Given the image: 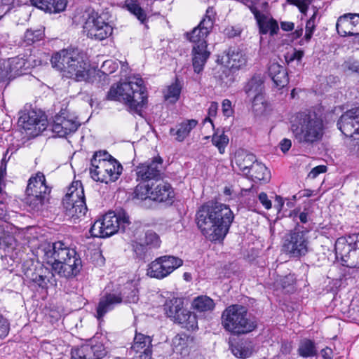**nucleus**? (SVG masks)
Here are the masks:
<instances>
[{"instance_id":"1","label":"nucleus","mask_w":359,"mask_h":359,"mask_svg":"<svg viewBox=\"0 0 359 359\" xmlns=\"http://www.w3.org/2000/svg\"><path fill=\"white\" fill-rule=\"evenodd\" d=\"M233 219L234 214L229 205L213 201L201 205L195 215L200 232L212 243L224 241Z\"/></svg>"},{"instance_id":"2","label":"nucleus","mask_w":359,"mask_h":359,"mask_svg":"<svg viewBox=\"0 0 359 359\" xmlns=\"http://www.w3.org/2000/svg\"><path fill=\"white\" fill-rule=\"evenodd\" d=\"M50 64L62 79L93 83L95 78V69L91 67L78 48L69 47L53 53Z\"/></svg>"},{"instance_id":"3","label":"nucleus","mask_w":359,"mask_h":359,"mask_svg":"<svg viewBox=\"0 0 359 359\" xmlns=\"http://www.w3.org/2000/svg\"><path fill=\"white\" fill-rule=\"evenodd\" d=\"M289 123L294 140L300 144L313 145L320 141L325 133L322 114L311 109L292 114Z\"/></svg>"},{"instance_id":"4","label":"nucleus","mask_w":359,"mask_h":359,"mask_svg":"<svg viewBox=\"0 0 359 359\" xmlns=\"http://www.w3.org/2000/svg\"><path fill=\"white\" fill-rule=\"evenodd\" d=\"M213 13V8L208 7L205 17L199 24L191 32L185 34L186 39L193 43L191 50V61L194 72L201 73L211 53L208 49L207 37L210 34L214 25L215 18L210 16Z\"/></svg>"},{"instance_id":"5","label":"nucleus","mask_w":359,"mask_h":359,"mask_svg":"<svg viewBox=\"0 0 359 359\" xmlns=\"http://www.w3.org/2000/svg\"><path fill=\"white\" fill-rule=\"evenodd\" d=\"M221 324L224 330L232 336L240 337L256 330L258 323L248 309L238 304L228 306L221 315Z\"/></svg>"},{"instance_id":"6","label":"nucleus","mask_w":359,"mask_h":359,"mask_svg":"<svg viewBox=\"0 0 359 359\" xmlns=\"http://www.w3.org/2000/svg\"><path fill=\"white\" fill-rule=\"evenodd\" d=\"M107 97L110 100H123L131 111L140 113L147 104V91L142 79L137 81L117 83L112 85Z\"/></svg>"},{"instance_id":"7","label":"nucleus","mask_w":359,"mask_h":359,"mask_svg":"<svg viewBox=\"0 0 359 359\" xmlns=\"http://www.w3.org/2000/svg\"><path fill=\"white\" fill-rule=\"evenodd\" d=\"M90 175L96 182H114L123 172L121 163L105 150L95 151L90 160Z\"/></svg>"},{"instance_id":"8","label":"nucleus","mask_w":359,"mask_h":359,"mask_svg":"<svg viewBox=\"0 0 359 359\" xmlns=\"http://www.w3.org/2000/svg\"><path fill=\"white\" fill-rule=\"evenodd\" d=\"M175 196L174 189L169 182L164 181L163 177L147 187H135L133 193V199H149L158 203L172 204Z\"/></svg>"},{"instance_id":"9","label":"nucleus","mask_w":359,"mask_h":359,"mask_svg":"<svg viewBox=\"0 0 359 359\" xmlns=\"http://www.w3.org/2000/svg\"><path fill=\"white\" fill-rule=\"evenodd\" d=\"M164 311L167 317L182 329L188 332H196L198 330L197 315L184 306V302L179 298L167 300L164 304Z\"/></svg>"},{"instance_id":"10","label":"nucleus","mask_w":359,"mask_h":359,"mask_svg":"<svg viewBox=\"0 0 359 359\" xmlns=\"http://www.w3.org/2000/svg\"><path fill=\"white\" fill-rule=\"evenodd\" d=\"M334 251L343 266L359 269V233L339 237L335 241Z\"/></svg>"},{"instance_id":"11","label":"nucleus","mask_w":359,"mask_h":359,"mask_svg":"<svg viewBox=\"0 0 359 359\" xmlns=\"http://www.w3.org/2000/svg\"><path fill=\"white\" fill-rule=\"evenodd\" d=\"M309 231L300 229L297 222L294 228L288 231L284 237L282 251L291 259H300L309 252Z\"/></svg>"},{"instance_id":"12","label":"nucleus","mask_w":359,"mask_h":359,"mask_svg":"<svg viewBox=\"0 0 359 359\" xmlns=\"http://www.w3.org/2000/svg\"><path fill=\"white\" fill-rule=\"evenodd\" d=\"M65 215L71 218H80L88 210L84 189L80 180L73 181L62 198Z\"/></svg>"},{"instance_id":"13","label":"nucleus","mask_w":359,"mask_h":359,"mask_svg":"<svg viewBox=\"0 0 359 359\" xmlns=\"http://www.w3.org/2000/svg\"><path fill=\"white\" fill-rule=\"evenodd\" d=\"M53 271L43 264H34L33 262H31L30 264L25 262L22 264L25 281L29 287H33L36 290H47L48 284L56 285Z\"/></svg>"},{"instance_id":"14","label":"nucleus","mask_w":359,"mask_h":359,"mask_svg":"<svg viewBox=\"0 0 359 359\" xmlns=\"http://www.w3.org/2000/svg\"><path fill=\"white\" fill-rule=\"evenodd\" d=\"M163 162L162 158L158 156L137 165L136 181L139 183L136 187H147L162 178Z\"/></svg>"},{"instance_id":"15","label":"nucleus","mask_w":359,"mask_h":359,"mask_svg":"<svg viewBox=\"0 0 359 359\" xmlns=\"http://www.w3.org/2000/svg\"><path fill=\"white\" fill-rule=\"evenodd\" d=\"M183 264V260L172 255H163L149 263L147 275L151 278L161 280L171 274Z\"/></svg>"},{"instance_id":"16","label":"nucleus","mask_w":359,"mask_h":359,"mask_svg":"<svg viewBox=\"0 0 359 359\" xmlns=\"http://www.w3.org/2000/svg\"><path fill=\"white\" fill-rule=\"evenodd\" d=\"M83 28L88 38L96 41L104 40L113 33V27L109 22L95 11L88 15Z\"/></svg>"},{"instance_id":"17","label":"nucleus","mask_w":359,"mask_h":359,"mask_svg":"<svg viewBox=\"0 0 359 359\" xmlns=\"http://www.w3.org/2000/svg\"><path fill=\"white\" fill-rule=\"evenodd\" d=\"M18 125L27 136L36 137L46 129L47 118L41 111L26 110L21 112Z\"/></svg>"},{"instance_id":"18","label":"nucleus","mask_w":359,"mask_h":359,"mask_svg":"<svg viewBox=\"0 0 359 359\" xmlns=\"http://www.w3.org/2000/svg\"><path fill=\"white\" fill-rule=\"evenodd\" d=\"M107 354V348L99 337L94 336L80 346L71 350L70 359H102Z\"/></svg>"},{"instance_id":"19","label":"nucleus","mask_w":359,"mask_h":359,"mask_svg":"<svg viewBox=\"0 0 359 359\" xmlns=\"http://www.w3.org/2000/svg\"><path fill=\"white\" fill-rule=\"evenodd\" d=\"M73 254L75 255L74 249L70 248L63 241H58L45 248L44 259L47 264L52 266V269L55 271V264L62 263Z\"/></svg>"},{"instance_id":"20","label":"nucleus","mask_w":359,"mask_h":359,"mask_svg":"<svg viewBox=\"0 0 359 359\" xmlns=\"http://www.w3.org/2000/svg\"><path fill=\"white\" fill-rule=\"evenodd\" d=\"M101 219L105 236L107 237L115 234L119 230L125 232L131 224L129 216L125 212L116 215L114 212L110 211L104 215Z\"/></svg>"},{"instance_id":"21","label":"nucleus","mask_w":359,"mask_h":359,"mask_svg":"<svg viewBox=\"0 0 359 359\" xmlns=\"http://www.w3.org/2000/svg\"><path fill=\"white\" fill-rule=\"evenodd\" d=\"M356 115L355 108L347 110L339 118L337 127L346 137L357 140L355 144H359V122L356 119Z\"/></svg>"},{"instance_id":"22","label":"nucleus","mask_w":359,"mask_h":359,"mask_svg":"<svg viewBox=\"0 0 359 359\" xmlns=\"http://www.w3.org/2000/svg\"><path fill=\"white\" fill-rule=\"evenodd\" d=\"M248 8L254 15L259 34L266 35L269 34L271 36L278 34L280 28L278 21L275 18H268L267 15L261 13L252 2L250 6H248Z\"/></svg>"},{"instance_id":"23","label":"nucleus","mask_w":359,"mask_h":359,"mask_svg":"<svg viewBox=\"0 0 359 359\" xmlns=\"http://www.w3.org/2000/svg\"><path fill=\"white\" fill-rule=\"evenodd\" d=\"M221 62L231 69L238 71L247 66L248 57L241 48L230 46L223 52Z\"/></svg>"},{"instance_id":"24","label":"nucleus","mask_w":359,"mask_h":359,"mask_svg":"<svg viewBox=\"0 0 359 359\" xmlns=\"http://www.w3.org/2000/svg\"><path fill=\"white\" fill-rule=\"evenodd\" d=\"M80 124L68 117L65 112L60 111L55 116L52 131L59 137H65L76 132Z\"/></svg>"},{"instance_id":"25","label":"nucleus","mask_w":359,"mask_h":359,"mask_svg":"<svg viewBox=\"0 0 359 359\" xmlns=\"http://www.w3.org/2000/svg\"><path fill=\"white\" fill-rule=\"evenodd\" d=\"M81 267V259L75 250V255H71L62 263L55 264V272L62 277L69 278L78 275Z\"/></svg>"},{"instance_id":"26","label":"nucleus","mask_w":359,"mask_h":359,"mask_svg":"<svg viewBox=\"0 0 359 359\" xmlns=\"http://www.w3.org/2000/svg\"><path fill=\"white\" fill-rule=\"evenodd\" d=\"M122 302L123 296L121 292L118 294L106 292L99 300L96 307L95 317L98 320H102L108 312L114 309L116 306Z\"/></svg>"},{"instance_id":"27","label":"nucleus","mask_w":359,"mask_h":359,"mask_svg":"<svg viewBox=\"0 0 359 359\" xmlns=\"http://www.w3.org/2000/svg\"><path fill=\"white\" fill-rule=\"evenodd\" d=\"M172 344L176 352L186 356L196 347V339L194 336L182 332L174 337Z\"/></svg>"},{"instance_id":"28","label":"nucleus","mask_w":359,"mask_h":359,"mask_svg":"<svg viewBox=\"0 0 359 359\" xmlns=\"http://www.w3.org/2000/svg\"><path fill=\"white\" fill-rule=\"evenodd\" d=\"M267 73L273 81L274 86L278 89H283L289 83V76L287 69L278 62L270 63Z\"/></svg>"},{"instance_id":"29","label":"nucleus","mask_w":359,"mask_h":359,"mask_svg":"<svg viewBox=\"0 0 359 359\" xmlns=\"http://www.w3.org/2000/svg\"><path fill=\"white\" fill-rule=\"evenodd\" d=\"M31 67V62L26 55L12 57L8 60V69L6 71V76L11 78L25 74Z\"/></svg>"},{"instance_id":"30","label":"nucleus","mask_w":359,"mask_h":359,"mask_svg":"<svg viewBox=\"0 0 359 359\" xmlns=\"http://www.w3.org/2000/svg\"><path fill=\"white\" fill-rule=\"evenodd\" d=\"M50 191L51 187L47 185L46 177L43 172H38L29 179L26 193L49 196Z\"/></svg>"},{"instance_id":"31","label":"nucleus","mask_w":359,"mask_h":359,"mask_svg":"<svg viewBox=\"0 0 359 359\" xmlns=\"http://www.w3.org/2000/svg\"><path fill=\"white\" fill-rule=\"evenodd\" d=\"M198 121L196 119H184L177 123L175 128H171L169 130V134L175 136V139L178 142H182L188 137L191 132L198 126Z\"/></svg>"},{"instance_id":"32","label":"nucleus","mask_w":359,"mask_h":359,"mask_svg":"<svg viewBox=\"0 0 359 359\" xmlns=\"http://www.w3.org/2000/svg\"><path fill=\"white\" fill-rule=\"evenodd\" d=\"M194 312L201 316L211 313L215 308L214 300L208 295H198L194 298L191 304Z\"/></svg>"},{"instance_id":"33","label":"nucleus","mask_w":359,"mask_h":359,"mask_svg":"<svg viewBox=\"0 0 359 359\" xmlns=\"http://www.w3.org/2000/svg\"><path fill=\"white\" fill-rule=\"evenodd\" d=\"M355 17L356 13H345L338 18L336 29L341 36H353V32H358L354 29Z\"/></svg>"},{"instance_id":"34","label":"nucleus","mask_w":359,"mask_h":359,"mask_svg":"<svg viewBox=\"0 0 359 359\" xmlns=\"http://www.w3.org/2000/svg\"><path fill=\"white\" fill-rule=\"evenodd\" d=\"M38 8L49 13H58L65 10L67 0H31Z\"/></svg>"},{"instance_id":"35","label":"nucleus","mask_w":359,"mask_h":359,"mask_svg":"<svg viewBox=\"0 0 359 359\" xmlns=\"http://www.w3.org/2000/svg\"><path fill=\"white\" fill-rule=\"evenodd\" d=\"M256 161L257 158L255 155L247 152L245 150L240 149L236 151L233 163L237 166L238 170L245 173Z\"/></svg>"},{"instance_id":"36","label":"nucleus","mask_w":359,"mask_h":359,"mask_svg":"<svg viewBox=\"0 0 359 359\" xmlns=\"http://www.w3.org/2000/svg\"><path fill=\"white\" fill-rule=\"evenodd\" d=\"M248 178L253 182H267L271 178V173L268 168L263 163L257 161L254 165L245 172Z\"/></svg>"},{"instance_id":"37","label":"nucleus","mask_w":359,"mask_h":359,"mask_svg":"<svg viewBox=\"0 0 359 359\" xmlns=\"http://www.w3.org/2000/svg\"><path fill=\"white\" fill-rule=\"evenodd\" d=\"M243 91L248 96H255L264 92V79L260 74H255L245 83Z\"/></svg>"},{"instance_id":"38","label":"nucleus","mask_w":359,"mask_h":359,"mask_svg":"<svg viewBox=\"0 0 359 359\" xmlns=\"http://www.w3.org/2000/svg\"><path fill=\"white\" fill-rule=\"evenodd\" d=\"M230 348L232 353L239 358H249L253 351L252 341L250 340L239 339L231 342Z\"/></svg>"},{"instance_id":"39","label":"nucleus","mask_w":359,"mask_h":359,"mask_svg":"<svg viewBox=\"0 0 359 359\" xmlns=\"http://www.w3.org/2000/svg\"><path fill=\"white\" fill-rule=\"evenodd\" d=\"M182 90L181 81L177 77H175V81L163 90L164 100L170 104H175L180 98Z\"/></svg>"},{"instance_id":"40","label":"nucleus","mask_w":359,"mask_h":359,"mask_svg":"<svg viewBox=\"0 0 359 359\" xmlns=\"http://www.w3.org/2000/svg\"><path fill=\"white\" fill-rule=\"evenodd\" d=\"M123 8L136 17L141 23H145L148 20L147 13L141 7L138 0H125Z\"/></svg>"},{"instance_id":"41","label":"nucleus","mask_w":359,"mask_h":359,"mask_svg":"<svg viewBox=\"0 0 359 359\" xmlns=\"http://www.w3.org/2000/svg\"><path fill=\"white\" fill-rule=\"evenodd\" d=\"M297 353L303 358L316 356L318 350L314 341L307 338L302 339L299 344Z\"/></svg>"},{"instance_id":"42","label":"nucleus","mask_w":359,"mask_h":359,"mask_svg":"<svg viewBox=\"0 0 359 359\" xmlns=\"http://www.w3.org/2000/svg\"><path fill=\"white\" fill-rule=\"evenodd\" d=\"M269 107V103L266 100L264 92L253 97L252 109L257 116L264 114Z\"/></svg>"},{"instance_id":"43","label":"nucleus","mask_w":359,"mask_h":359,"mask_svg":"<svg viewBox=\"0 0 359 359\" xmlns=\"http://www.w3.org/2000/svg\"><path fill=\"white\" fill-rule=\"evenodd\" d=\"M49 196H43L42 194H34L27 193L26 203L28 206L34 211L41 210L46 201H48Z\"/></svg>"},{"instance_id":"44","label":"nucleus","mask_w":359,"mask_h":359,"mask_svg":"<svg viewBox=\"0 0 359 359\" xmlns=\"http://www.w3.org/2000/svg\"><path fill=\"white\" fill-rule=\"evenodd\" d=\"M131 247L135 259L139 260L145 261L147 256L150 254L151 250L144 243L136 240L132 241Z\"/></svg>"},{"instance_id":"45","label":"nucleus","mask_w":359,"mask_h":359,"mask_svg":"<svg viewBox=\"0 0 359 359\" xmlns=\"http://www.w3.org/2000/svg\"><path fill=\"white\" fill-rule=\"evenodd\" d=\"M229 137L225 135L224 131H222L219 135L218 134V131H217L214 133L212 136V143L218 149L220 154H224L225 149L229 144Z\"/></svg>"},{"instance_id":"46","label":"nucleus","mask_w":359,"mask_h":359,"mask_svg":"<svg viewBox=\"0 0 359 359\" xmlns=\"http://www.w3.org/2000/svg\"><path fill=\"white\" fill-rule=\"evenodd\" d=\"M152 339L148 336L140 332H135L133 339V344L131 346L132 350H140L141 347L144 348L152 346Z\"/></svg>"},{"instance_id":"47","label":"nucleus","mask_w":359,"mask_h":359,"mask_svg":"<svg viewBox=\"0 0 359 359\" xmlns=\"http://www.w3.org/2000/svg\"><path fill=\"white\" fill-rule=\"evenodd\" d=\"M297 280L294 274H288L280 279L279 284L285 292L293 293L296 290Z\"/></svg>"},{"instance_id":"48","label":"nucleus","mask_w":359,"mask_h":359,"mask_svg":"<svg viewBox=\"0 0 359 359\" xmlns=\"http://www.w3.org/2000/svg\"><path fill=\"white\" fill-rule=\"evenodd\" d=\"M125 292L126 302L129 304H136L139 300V289L137 285L133 283H128L126 286Z\"/></svg>"},{"instance_id":"49","label":"nucleus","mask_w":359,"mask_h":359,"mask_svg":"<svg viewBox=\"0 0 359 359\" xmlns=\"http://www.w3.org/2000/svg\"><path fill=\"white\" fill-rule=\"evenodd\" d=\"M231 67H226L224 68L221 73L218 75V79L221 84L224 86H231L235 81V76Z\"/></svg>"},{"instance_id":"50","label":"nucleus","mask_w":359,"mask_h":359,"mask_svg":"<svg viewBox=\"0 0 359 359\" xmlns=\"http://www.w3.org/2000/svg\"><path fill=\"white\" fill-rule=\"evenodd\" d=\"M43 36V32L40 29H27L24 34V41L27 45H32L35 42L42 40Z\"/></svg>"},{"instance_id":"51","label":"nucleus","mask_w":359,"mask_h":359,"mask_svg":"<svg viewBox=\"0 0 359 359\" xmlns=\"http://www.w3.org/2000/svg\"><path fill=\"white\" fill-rule=\"evenodd\" d=\"M147 247L151 250L152 249L158 248L161 245V241L159 236L154 231H149L145 234L144 242Z\"/></svg>"},{"instance_id":"52","label":"nucleus","mask_w":359,"mask_h":359,"mask_svg":"<svg viewBox=\"0 0 359 359\" xmlns=\"http://www.w3.org/2000/svg\"><path fill=\"white\" fill-rule=\"evenodd\" d=\"M102 227L104 226L102 219L96 220L89 230L90 236L94 238H107V236H105V231Z\"/></svg>"},{"instance_id":"53","label":"nucleus","mask_w":359,"mask_h":359,"mask_svg":"<svg viewBox=\"0 0 359 359\" xmlns=\"http://www.w3.org/2000/svg\"><path fill=\"white\" fill-rule=\"evenodd\" d=\"M118 68V64L116 61L112 60H105L101 66L100 72L104 75L108 76L115 72Z\"/></svg>"},{"instance_id":"54","label":"nucleus","mask_w":359,"mask_h":359,"mask_svg":"<svg viewBox=\"0 0 359 359\" xmlns=\"http://www.w3.org/2000/svg\"><path fill=\"white\" fill-rule=\"evenodd\" d=\"M316 17V14L314 13L310 17V18L306 21V27H305L306 31H305V34H304V39L307 42H309L311 40V39L313 36V32L316 29V25H315Z\"/></svg>"},{"instance_id":"55","label":"nucleus","mask_w":359,"mask_h":359,"mask_svg":"<svg viewBox=\"0 0 359 359\" xmlns=\"http://www.w3.org/2000/svg\"><path fill=\"white\" fill-rule=\"evenodd\" d=\"M312 1L313 0H286L289 4L296 6L303 14L306 13Z\"/></svg>"},{"instance_id":"56","label":"nucleus","mask_w":359,"mask_h":359,"mask_svg":"<svg viewBox=\"0 0 359 359\" xmlns=\"http://www.w3.org/2000/svg\"><path fill=\"white\" fill-rule=\"evenodd\" d=\"M135 352L133 359H151L152 346L141 347L140 350H133Z\"/></svg>"},{"instance_id":"57","label":"nucleus","mask_w":359,"mask_h":359,"mask_svg":"<svg viewBox=\"0 0 359 359\" xmlns=\"http://www.w3.org/2000/svg\"><path fill=\"white\" fill-rule=\"evenodd\" d=\"M293 349V343L291 341L283 340L280 346V353L283 355H290Z\"/></svg>"},{"instance_id":"58","label":"nucleus","mask_w":359,"mask_h":359,"mask_svg":"<svg viewBox=\"0 0 359 359\" xmlns=\"http://www.w3.org/2000/svg\"><path fill=\"white\" fill-rule=\"evenodd\" d=\"M222 114L224 116L229 118L233 114L231 102L229 99H224L222 104Z\"/></svg>"},{"instance_id":"59","label":"nucleus","mask_w":359,"mask_h":359,"mask_svg":"<svg viewBox=\"0 0 359 359\" xmlns=\"http://www.w3.org/2000/svg\"><path fill=\"white\" fill-rule=\"evenodd\" d=\"M304 55V51L303 50L294 49V52L292 54L285 57V60L287 63L292 62L294 60H297V62H301Z\"/></svg>"},{"instance_id":"60","label":"nucleus","mask_w":359,"mask_h":359,"mask_svg":"<svg viewBox=\"0 0 359 359\" xmlns=\"http://www.w3.org/2000/svg\"><path fill=\"white\" fill-rule=\"evenodd\" d=\"M258 198L266 210H270L272 208L271 201L269 199L268 196L265 192H261L258 196Z\"/></svg>"},{"instance_id":"61","label":"nucleus","mask_w":359,"mask_h":359,"mask_svg":"<svg viewBox=\"0 0 359 359\" xmlns=\"http://www.w3.org/2000/svg\"><path fill=\"white\" fill-rule=\"evenodd\" d=\"M241 30L235 28L233 26H229L226 27L224 30V35L229 39L238 36L241 34Z\"/></svg>"},{"instance_id":"62","label":"nucleus","mask_w":359,"mask_h":359,"mask_svg":"<svg viewBox=\"0 0 359 359\" xmlns=\"http://www.w3.org/2000/svg\"><path fill=\"white\" fill-rule=\"evenodd\" d=\"M327 171V166L320 165L314 167L309 172V176L311 178H316L321 173H325Z\"/></svg>"},{"instance_id":"63","label":"nucleus","mask_w":359,"mask_h":359,"mask_svg":"<svg viewBox=\"0 0 359 359\" xmlns=\"http://www.w3.org/2000/svg\"><path fill=\"white\" fill-rule=\"evenodd\" d=\"M292 146V142L290 139L284 138L280 142V150L283 153H286L290 150Z\"/></svg>"},{"instance_id":"64","label":"nucleus","mask_w":359,"mask_h":359,"mask_svg":"<svg viewBox=\"0 0 359 359\" xmlns=\"http://www.w3.org/2000/svg\"><path fill=\"white\" fill-rule=\"evenodd\" d=\"M218 109V104L216 102H210V104L208 107V114L209 116L215 117L217 116Z\"/></svg>"}]
</instances>
